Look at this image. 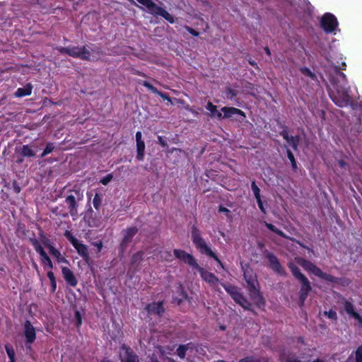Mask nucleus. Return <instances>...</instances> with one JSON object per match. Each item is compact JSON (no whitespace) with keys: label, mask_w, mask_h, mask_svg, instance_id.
<instances>
[{"label":"nucleus","mask_w":362,"mask_h":362,"mask_svg":"<svg viewBox=\"0 0 362 362\" xmlns=\"http://www.w3.org/2000/svg\"><path fill=\"white\" fill-rule=\"evenodd\" d=\"M173 252L176 258L188 264L192 269H197L199 267L197 260L191 254L179 249H175Z\"/></svg>","instance_id":"20e7f679"},{"label":"nucleus","mask_w":362,"mask_h":362,"mask_svg":"<svg viewBox=\"0 0 362 362\" xmlns=\"http://www.w3.org/2000/svg\"><path fill=\"white\" fill-rule=\"evenodd\" d=\"M24 334L28 343L32 344L35 339V329L30 322L27 320L24 325Z\"/></svg>","instance_id":"4468645a"},{"label":"nucleus","mask_w":362,"mask_h":362,"mask_svg":"<svg viewBox=\"0 0 362 362\" xmlns=\"http://www.w3.org/2000/svg\"><path fill=\"white\" fill-rule=\"evenodd\" d=\"M65 202L69 206L71 215L75 216L77 214V204L76 197L74 195L70 194L66 198Z\"/></svg>","instance_id":"aec40b11"},{"label":"nucleus","mask_w":362,"mask_h":362,"mask_svg":"<svg viewBox=\"0 0 362 362\" xmlns=\"http://www.w3.org/2000/svg\"><path fill=\"white\" fill-rule=\"evenodd\" d=\"M251 188H252V190L253 192V194L256 198L257 200L258 199H261V196H260V189L257 187V185H256L255 182L253 181L251 184Z\"/></svg>","instance_id":"58836bf2"},{"label":"nucleus","mask_w":362,"mask_h":362,"mask_svg":"<svg viewBox=\"0 0 362 362\" xmlns=\"http://www.w3.org/2000/svg\"><path fill=\"white\" fill-rule=\"evenodd\" d=\"M192 238L193 243L202 253L206 254V255L214 258L215 260L217 261V262L223 269L224 268L221 260L218 258L215 253L210 249V247H208L205 241L201 237L199 230L195 228H193L192 230Z\"/></svg>","instance_id":"f257e3e1"},{"label":"nucleus","mask_w":362,"mask_h":362,"mask_svg":"<svg viewBox=\"0 0 362 362\" xmlns=\"http://www.w3.org/2000/svg\"><path fill=\"white\" fill-rule=\"evenodd\" d=\"M264 50H265V52H266V53H267V54H269V55H270V54H271L270 50H269V49L268 47H265V48H264Z\"/></svg>","instance_id":"338daca9"},{"label":"nucleus","mask_w":362,"mask_h":362,"mask_svg":"<svg viewBox=\"0 0 362 362\" xmlns=\"http://www.w3.org/2000/svg\"><path fill=\"white\" fill-rule=\"evenodd\" d=\"M257 204H258V206H259L260 211L262 213L266 214V210H265V209H264V207L263 206V203L262 202V199H260L257 200Z\"/></svg>","instance_id":"6e6d98bb"},{"label":"nucleus","mask_w":362,"mask_h":362,"mask_svg":"<svg viewBox=\"0 0 362 362\" xmlns=\"http://www.w3.org/2000/svg\"><path fill=\"white\" fill-rule=\"evenodd\" d=\"M338 75H339V77L341 78L343 80H346V76L344 73L339 72Z\"/></svg>","instance_id":"69168bd1"},{"label":"nucleus","mask_w":362,"mask_h":362,"mask_svg":"<svg viewBox=\"0 0 362 362\" xmlns=\"http://www.w3.org/2000/svg\"><path fill=\"white\" fill-rule=\"evenodd\" d=\"M249 295L257 307H263L265 304L264 299L261 295L257 286L249 288Z\"/></svg>","instance_id":"9b49d317"},{"label":"nucleus","mask_w":362,"mask_h":362,"mask_svg":"<svg viewBox=\"0 0 362 362\" xmlns=\"http://www.w3.org/2000/svg\"><path fill=\"white\" fill-rule=\"evenodd\" d=\"M239 362H259L258 360H256L252 357H247L240 360Z\"/></svg>","instance_id":"4d7b16f0"},{"label":"nucleus","mask_w":362,"mask_h":362,"mask_svg":"<svg viewBox=\"0 0 362 362\" xmlns=\"http://www.w3.org/2000/svg\"><path fill=\"white\" fill-rule=\"evenodd\" d=\"M189 344L187 345H180L177 349V355L181 358H184L186 355V351L189 348Z\"/></svg>","instance_id":"e433bc0d"},{"label":"nucleus","mask_w":362,"mask_h":362,"mask_svg":"<svg viewBox=\"0 0 362 362\" xmlns=\"http://www.w3.org/2000/svg\"><path fill=\"white\" fill-rule=\"evenodd\" d=\"M31 243H32L35 250H36L37 252L39 253L40 257L46 253L45 251L44 250V249L42 248V245L40 244V243L37 240L32 239Z\"/></svg>","instance_id":"f704fd0d"},{"label":"nucleus","mask_w":362,"mask_h":362,"mask_svg":"<svg viewBox=\"0 0 362 362\" xmlns=\"http://www.w3.org/2000/svg\"><path fill=\"white\" fill-rule=\"evenodd\" d=\"M288 267L291 269L295 278L298 279L300 281L303 280L304 279H307L306 276L300 272L299 268L297 266H296L293 263H289Z\"/></svg>","instance_id":"a878e982"},{"label":"nucleus","mask_w":362,"mask_h":362,"mask_svg":"<svg viewBox=\"0 0 362 362\" xmlns=\"http://www.w3.org/2000/svg\"><path fill=\"white\" fill-rule=\"evenodd\" d=\"M206 109L210 111L211 116L218 119H222V113L217 110L216 106L214 105L211 103H208Z\"/></svg>","instance_id":"cd10ccee"},{"label":"nucleus","mask_w":362,"mask_h":362,"mask_svg":"<svg viewBox=\"0 0 362 362\" xmlns=\"http://www.w3.org/2000/svg\"><path fill=\"white\" fill-rule=\"evenodd\" d=\"M101 203H102L101 197L98 194H95V195L94 196L93 199V206L96 209H98L101 205Z\"/></svg>","instance_id":"a19ab883"},{"label":"nucleus","mask_w":362,"mask_h":362,"mask_svg":"<svg viewBox=\"0 0 362 362\" xmlns=\"http://www.w3.org/2000/svg\"><path fill=\"white\" fill-rule=\"evenodd\" d=\"M158 141L163 147H167L168 144L165 139L162 138V136H158Z\"/></svg>","instance_id":"5fc2aeb1"},{"label":"nucleus","mask_w":362,"mask_h":362,"mask_svg":"<svg viewBox=\"0 0 362 362\" xmlns=\"http://www.w3.org/2000/svg\"><path fill=\"white\" fill-rule=\"evenodd\" d=\"M142 85L144 86L146 88H147L149 90L152 91L153 93L157 94L159 96H160L164 100H168L170 102L171 101L170 98L168 95H166L163 93L159 91L156 88L153 86L148 82L143 81Z\"/></svg>","instance_id":"5701e85b"},{"label":"nucleus","mask_w":362,"mask_h":362,"mask_svg":"<svg viewBox=\"0 0 362 362\" xmlns=\"http://www.w3.org/2000/svg\"><path fill=\"white\" fill-rule=\"evenodd\" d=\"M31 243H32L35 250H36L37 252L39 253L40 257L46 253L45 251L44 250V249L42 248V245L40 244V243L37 240L32 239Z\"/></svg>","instance_id":"72a5a7b5"},{"label":"nucleus","mask_w":362,"mask_h":362,"mask_svg":"<svg viewBox=\"0 0 362 362\" xmlns=\"http://www.w3.org/2000/svg\"><path fill=\"white\" fill-rule=\"evenodd\" d=\"M311 362H325V361L323 360H321V359H315V360H313Z\"/></svg>","instance_id":"774afa93"},{"label":"nucleus","mask_w":362,"mask_h":362,"mask_svg":"<svg viewBox=\"0 0 362 362\" xmlns=\"http://www.w3.org/2000/svg\"><path fill=\"white\" fill-rule=\"evenodd\" d=\"M301 288L300 290V301L301 305H303L306 298L308 297V293L311 291L310 283L308 279H304L300 281Z\"/></svg>","instance_id":"2eb2a0df"},{"label":"nucleus","mask_w":362,"mask_h":362,"mask_svg":"<svg viewBox=\"0 0 362 362\" xmlns=\"http://www.w3.org/2000/svg\"><path fill=\"white\" fill-rule=\"evenodd\" d=\"M344 309L349 317L356 320L358 325L362 327V317L357 312L355 311L354 305L351 302L345 300L344 303Z\"/></svg>","instance_id":"f8f14e48"},{"label":"nucleus","mask_w":362,"mask_h":362,"mask_svg":"<svg viewBox=\"0 0 362 362\" xmlns=\"http://www.w3.org/2000/svg\"><path fill=\"white\" fill-rule=\"evenodd\" d=\"M50 255L54 257L58 262L68 263L66 259L61 254L57 248H52Z\"/></svg>","instance_id":"c85d7f7f"},{"label":"nucleus","mask_w":362,"mask_h":362,"mask_svg":"<svg viewBox=\"0 0 362 362\" xmlns=\"http://www.w3.org/2000/svg\"><path fill=\"white\" fill-rule=\"evenodd\" d=\"M33 86L30 84H27L23 88H19L16 90L15 95L16 97H23L30 95L32 93Z\"/></svg>","instance_id":"b1692460"},{"label":"nucleus","mask_w":362,"mask_h":362,"mask_svg":"<svg viewBox=\"0 0 362 362\" xmlns=\"http://www.w3.org/2000/svg\"><path fill=\"white\" fill-rule=\"evenodd\" d=\"M21 154L26 157H33L35 156V151H33L29 146L24 145L21 148Z\"/></svg>","instance_id":"c756f323"},{"label":"nucleus","mask_w":362,"mask_h":362,"mask_svg":"<svg viewBox=\"0 0 362 362\" xmlns=\"http://www.w3.org/2000/svg\"><path fill=\"white\" fill-rule=\"evenodd\" d=\"M47 277L50 280L51 283H53V284H55L54 275V273L52 271H49V272H47Z\"/></svg>","instance_id":"864d4df0"},{"label":"nucleus","mask_w":362,"mask_h":362,"mask_svg":"<svg viewBox=\"0 0 362 362\" xmlns=\"http://www.w3.org/2000/svg\"><path fill=\"white\" fill-rule=\"evenodd\" d=\"M145 143L144 141L136 142V158L139 160H142L144 156Z\"/></svg>","instance_id":"bb28decb"},{"label":"nucleus","mask_w":362,"mask_h":362,"mask_svg":"<svg viewBox=\"0 0 362 362\" xmlns=\"http://www.w3.org/2000/svg\"><path fill=\"white\" fill-rule=\"evenodd\" d=\"M136 227H130L124 231V238L122 242V245H126L132 241V238L137 233Z\"/></svg>","instance_id":"6ab92c4d"},{"label":"nucleus","mask_w":362,"mask_h":362,"mask_svg":"<svg viewBox=\"0 0 362 362\" xmlns=\"http://www.w3.org/2000/svg\"><path fill=\"white\" fill-rule=\"evenodd\" d=\"M301 72L303 74L307 76H309L311 78H315V74L311 72V71L307 68H303L301 69Z\"/></svg>","instance_id":"09e8293b"},{"label":"nucleus","mask_w":362,"mask_h":362,"mask_svg":"<svg viewBox=\"0 0 362 362\" xmlns=\"http://www.w3.org/2000/svg\"><path fill=\"white\" fill-rule=\"evenodd\" d=\"M112 177H113V176L112 174H108L107 175L104 177L103 179H101L100 182L103 185H106L112 180Z\"/></svg>","instance_id":"de8ad7c7"},{"label":"nucleus","mask_w":362,"mask_h":362,"mask_svg":"<svg viewBox=\"0 0 362 362\" xmlns=\"http://www.w3.org/2000/svg\"><path fill=\"white\" fill-rule=\"evenodd\" d=\"M187 30L193 35L194 36H198L199 35V33L197 32L196 30H193L192 28H187Z\"/></svg>","instance_id":"e2e57ef3"},{"label":"nucleus","mask_w":362,"mask_h":362,"mask_svg":"<svg viewBox=\"0 0 362 362\" xmlns=\"http://www.w3.org/2000/svg\"><path fill=\"white\" fill-rule=\"evenodd\" d=\"M94 245L97 247L98 251H100L103 247V243L100 241L95 243Z\"/></svg>","instance_id":"680f3d73"},{"label":"nucleus","mask_w":362,"mask_h":362,"mask_svg":"<svg viewBox=\"0 0 362 362\" xmlns=\"http://www.w3.org/2000/svg\"><path fill=\"white\" fill-rule=\"evenodd\" d=\"M333 102L339 107H344L349 105L350 96L346 90L337 89L335 93L331 95Z\"/></svg>","instance_id":"423d86ee"},{"label":"nucleus","mask_w":362,"mask_h":362,"mask_svg":"<svg viewBox=\"0 0 362 362\" xmlns=\"http://www.w3.org/2000/svg\"><path fill=\"white\" fill-rule=\"evenodd\" d=\"M42 244L45 245V247H47L48 249L49 253L51 252L52 248H56L55 247H54L52 245L50 240L48 239H45L42 242Z\"/></svg>","instance_id":"8fccbe9b"},{"label":"nucleus","mask_w":362,"mask_h":362,"mask_svg":"<svg viewBox=\"0 0 362 362\" xmlns=\"http://www.w3.org/2000/svg\"><path fill=\"white\" fill-rule=\"evenodd\" d=\"M317 276L330 282L335 281V278L334 276L328 274L324 273L322 270L320 271V273L319 274H317Z\"/></svg>","instance_id":"ea45409f"},{"label":"nucleus","mask_w":362,"mask_h":362,"mask_svg":"<svg viewBox=\"0 0 362 362\" xmlns=\"http://www.w3.org/2000/svg\"><path fill=\"white\" fill-rule=\"evenodd\" d=\"M346 362H362V346H359L352 353Z\"/></svg>","instance_id":"393cba45"},{"label":"nucleus","mask_w":362,"mask_h":362,"mask_svg":"<svg viewBox=\"0 0 362 362\" xmlns=\"http://www.w3.org/2000/svg\"><path fill=\"white\" fill-rule=\"evenodd\" d=\"M296 260L297 263L299 264L305 270L313 274L315 276H317V274L320 273V271L321 270L311 262L303 258H296Z\"/></svg>","instance_id":"9d476101"},{"label":"nucleus","mask_w":362,"mask_h":362,"mask_svg":"<svg viewBox=\"0 0 362 362\" xmlns=\"http://www.w3.org/2000/svg\"><path fill=\"white\" fill-rule=\"evenodd\" d=\"M148 12L153 15L162 16L170 23H174V18L167 11L157 6L156 4Z\"/></svg>","instance_id":"ddd939ff"},{"label":"nucleus","mask_w":362,"mask_h":362,"mask_svg":"<svg viewBox=\"0 0 362 362\" xmlns=\"http://www.w3.org/2000/svg\"><path fill=\"white\" fill-rule=\"evenodd\" d=\"M267 258L269 263V267L277 274L280 275H285L286 272L283 267L281 265L277 257L272 253L267 255Z\"/></svg>","instance_id":"1a4fd4ad"},{"label":"nucleus","mask_w":362,"mask_h":362,"mask_svg":"<svg viewBox=\"0 0 362 362\" xmlns=\"http://www.w3.org/2000/svg\"><path fill=\"white\" fill-rule=\"evenodd\" d=\"M62 272L63 276H64V279L66 280V281L67 282V284H69L71 286H76L78 281H77L74 273L72 272V271L70 269H69L68 267H64L62 268Z\"/></svg>","instance_id":"f3484780"},{"label":"nucleus","mask_w":362,"mask_h":362,"mask_svg":"<svg viewBox=\"0 0 362 362\" xmlns=\"http://www.w3.org/2000/svg\"><path fill=\"white\" fill-rule=\"evenodd\" d=\"M143 255H144L143 252H138L135 253L132 256V262L136 263V262H140L143 258Z\"/></svg>","instance_id":"49530a36"},{"label":"nucleus","mask_w":362,"mask_h":362,"mask_svg":"<svg viewBox=\"0 0 362 362\" xmlns=\"http://www.w3.org/2000/svg\"><path fill=\"white\" fill-rule=\"evenodd\" d=\"M119 356L122 362H139V358L127 346L123 345L120 348Z\"/></svg>","instance_id":"6e6552de"},{"label":"nucleus","mask_w":362,"mask_h":362,"mask_svg":"<svg viewBox=\"0 0 362 362\" xmlns=\"http://www.w3.org/2000/svg\"><path fill=\"white\" fill-rule=\"evenodd\" d=\"M31 243H32L35 250H36L37 252L39 253L40 257L46 253L45 251L44 250V249L42 248V245L40 244V243L37 240L32 239Z\"/></svg>","instance_id":"473e14b6"},{"label":"nucleus","mask_w":362,"mask_h":362,"mask_svg":"<svg viewBox=\"0 0 362 362\" xmlns=\"http://www.w3.org/2000/svg\"><path fill=\"white\" fill-rule=\"evenodd\" d=\"M146 310L149 315H161L164 313V308L161 302L153 303L147 305Z\"/></svg>","instance_id":"a211bd4d"},{"label":"nucleus","mask_w":362,"mask_h":362,"mask_svg":"<svg viewBox=\"0 0 362 362\" xmlns=\"http://www.w3.org/2000/svg\"><path fill=\"white\" fill-rule=\"evenodd\" d=\"M226 291L231 296L233 299L240 293L237 287L233 286L223 285Z\"/></svg>","instance_id":"2f4dec72"},{"label":"nucleus","mask_w":362,"mask_h":362,"mask_svg":"<svg viewBox=\"0 0 362 362\" xmlns=\"http://www.w3.org/2000/svg\"><path fill=\"white\" fill-rule=\"evenodd\" d=\"M139 3L144 6L149 11L155 4L151 0H137Z\"/></svg>","instance_id":"37998d69"},{"label":"nucleus","mask_w":362,"mask_h":362,"mask_svg":"<svg viewBox=\"0 0 362 362\" xmlns=\"http://www.w3.org/2000/svg\"><path fill=\"white\" fill-rule=\"evenodd\" d=\"M65 236L69 240V242L73 245L75 249L77 250L78 253L84 259H87L88 258V252L87 247L81 243L77 238L71 235V233L69 231H66Z\"/></svg>","instance_id":"39448f33"},{"label":"nucleus","mask_w":362,"mask_h":362,"mask_svg":"<svg viewBox=\"0 0 362 362\" xmlns=\"http://www.w3.org/2000/svg\"><path fill=\"white\" fill-rule=\"evenodd\" d=\"M233 300L245 310H251V303L240 293Z\"/></svg>","instance_id":"4be33fe9"},{"label":"nucleus","mask_w":362,"mask_h":362,"mask_svg":"<svg viewBox=\"0 0 362 362\" xmlns=\"http://www.w3.org/2000/svg\"><path fill=\"white\" fill-rule=\"evenodd\" d=\"M244 277H245V281L247 283L249 288L257 286V281L256 276L255 275H253L252 272H251L248 270L244 271Z\"/></svg>","instance_id":"412c9836"},{"label":"nucleus","mask_w":362,"mask_h":362,"mask_svg":"<svg viewBox=\"0 0 362 362\" xmlns=\"http://www.w3.org/2000/svg\"><path fill=\"white\" fill-rule=\"evenodd\" d=\"M54 149V146L52 144H48L47 146H46V148H45L44 151L42 152V155H41V157L43 158L45 157L46 155L52 152Z\"/></svg>","instance_id":"a18cd8bd"},{"label":"nucleus","mask_w":362,"mask_h":362,"mask_svg":"<svg viewBox=\"0 0 362 362\" xmlns=\"http://www.w3.org/2000/svg\"><path fill=\"white\" fill-rule=\"evenodd\" d=\"M6 353L8 354V358L10 360L13 361L15 360V351L13 347L11 345H6L5 346Z\"/></svg>","instance_id":"79ce46f5"},{"label":"nucleus","mask_w":362,"mask_h":362,"mask_svg":"<svg viewBox=\"0 0 362 362\" xmlns=\"http://www.w3.org/2000/svg\"><path fill=\"white\" fill-rule=\"evenodd\" d=\"M197 270L199 272L202 279L207 282L211 287L216 288L218 285L219 280L214 274L205 270L199 266Z\"/></svg>","instance_id":"0eeeda50"},{"label":"nucleus","mask_w":362,"mask_h":362,"mask_svg":"<svg viewBox=\"0 0 362 362\" xmlns=\"http://www.w3.org/2000/svg\"><path fill=\"white\" fill-rule=\"evenodd\" d=\"M321 26L327 33L336 30L338 22L336 17L330 13H325L321 18Z\"/></svg>","instance_id":"7ed1b4c3"},{"label":"nucleus","mask_w":362,"mask_h":362,"mask_svg":"<svg viewBox=\"0 0 362 362\" xmlns=\"http://www.w3.org/2000/svg\"><path fill=\"white\" fill-rule=\"evenodd\" d=\"M324 315L331 320H336L337 318V313L333 310L329 311H325Z\"/></svg>","instance_id":"c03bdc74"},{"label":"nucleus","mask_w":362,"mask_h":362,"mask_svg":"<svg viewBox=\"0 0 362 362\" xmlns=\"http://www.w3.org/2000/svg\"><path fill=\"white\" fill-rule=\"evenodd\" d=\"M287 141V143L291 145L293 149L296 150L297 149V146L298 145V143H299V137L298 136H291L288 139V140H286Z\"/></svg>","instance_id":"4c0bfd02"},{"label":"nucleus","mask_w":362,"mask_h":362,"mask_svg":"<svg viewBox=\"0 0 362 362\" xmlns=\"http://www.w3.org/2000/svg\"><path fill=\"white\" fill-rule=\"evenodd\" d=\"M41 262L45 267H47L49 269H53V264L52 260L49 257L47 253L40 257Z\"/></svg>","instance_id":"7c9ffc66"},{"label":"nucleus","mask_w":362,"mask_h":362,"mask_svg":"<svg viewBox=\"0 0 362 362\" xmlns=\"http://www.w3.org/2000/svg\"><path fill=\"white\" fill-rule=\"evenodd\" d=\"M264 224L269 230L274 232L275 233L278 234L281 237L286 238L285 233L284 232H282L281 230H279L278 228H276L274 225L267 223V222H264Z\"/></svg>","instance_id":"c9c22d12"},{"label":"nucleus","mask_w":362,"mask_h":362,"mask_svg":"<svg viewBox=\"0 0 362 362\" xmlns=\"http://www.w3.org/2000/svg\"><path fill=\"white\" fill-rule=\"evenodd\" d=\"M281 135L284 137L285 140H288L290 136L286 130H284L281 132Z\"/></svg>","instance_id":"13d9d810"},{"label":"nucleus","mask_w":362,"mask_h":362,"mask_svg":"<svg viewBox=\"0 0 362 362\" xmlns=\"http://www.w3.org/2000/svg\"><path fill=\"white\" fill-rule=\"evenodd\" d=\"M75 318L76 320V322H77V326H80L81 325V322H82V319H81V315L79 313V311L76 310L75 312Z\"/></svg>","instance_id":"603ef678"},{"label":"nucleus","mask_w":362,"mask_h":362,"mask_svg":"<svg viewBox=\"0 0 362 362\" xmlns=\"http://www.w3.org/2000/svg\"><path fill=\"white\" fill-rule=\"evenodd\" d=\"M221 112H223V115H222V119L230 118L235 115L242 116L243 119L245 118V113L242 110L235 107H224L221 108Z\"/></svg>","instance_id":"dca6fc26"},{"label":"nucleus","mask_w":362,"mask_h":362,"mask_svg":"<svg viewBox=\"0 0 362 362\" xmlns=\"http://www.w3.org/2000/svg\"><path fill=\"white\" fill-rule=\"evenodd\" d=\"M286 362H301L300 361L296 359V358H294L293 357H290L288 358Z\"/></svg>","instance_id":"0e129e2a"},{"label":"nucleus","mask_w":362,"mask_h":362,"mask_svg":"<svg viewBox=\"0 0 362 362\" xmlns=\"http://www.w3.org/2000/svg\"><path fill=\"white\" fill-rule=\"evenodd\" d=\"M57 49L62 54H66L72 57L78 58L83 60H92L90 52L86 46L57 47Z\"/></svg>","instance_id":"f03ea898"},{"label":"nucleus","mask_w":362,"mask_h":362,"mask_svg":"<svg viewBox=\"0 0 362 362\" xmlns=\"http://www.w3.org/2000/svg\"><path fill=\"white\" fill-rule=\"evenodd\" d=\"M141 137H142L141 132H137L136 133V142L137 141H142Z\"/></svg>","instance_id":"052dcab7"},{"label":"nucleus","mask_w":362,"mask_h":362,"mask_svg":"<svg viewBox=\"0 0 362 362\" xmlns=\"http://www.w3.org/2000/svg\"><path fill=\"white\" fill-rule=\"evenodd\" d=\"M287 156H288V159L291 160L293 167L295 168L296 167V160H295L293 153H291V151L290 150L287 151Z\"/></svg>","instance_id":"3c124183"},{"label":"nucleus","mask_w":362,"mask_h":362,"mask_svg":"<svg viewBox=\"0 0 362 362\" xmlns=\"http://www.w3.org/2000/svg\"><path fill=\"white\" fill-rule=\"evenodd\" d=\"M219 211L225 213L227 216H228V214L230 213V211L227 208L223 206H220Z\"/></svg>","instance_id":"bf43d9fd"}]
</instances>
